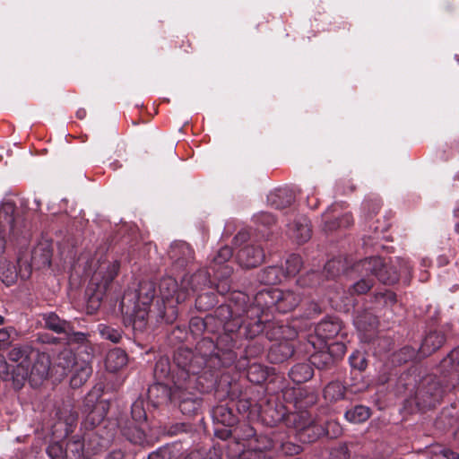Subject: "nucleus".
<instances>
[{"instance_id":"55","label":"nucleus","mask_w":459,"mask_h":459,"mask_svg":"<svg viewBox=\"0 0 459 459\" xmlns=\"http://www.w3.org/2000/svg\"><path fill=\"white\" fill-rule=\"evenodd\" d=\"M242 429L244 433L241 436L238 435V437L243 440H247V443L253 440L252 437L255 436V429L247 424L243 425Z\"/></svg>"},{"instance_id":"30","label":"nucleus","mask_w":459,"mask_h":459,"mask_svg":"<svg viewBox=\"0 0 459 459\" xmlns=\"http://www.w3.org/2000/svg\"><path fill=\"white\" fill-rule=\"evenodd\" d=\"M333 357L327 350H321L313 353L310 357V363L318 369H325L334 364Z\"/></svg>"},{"instance_id":"34","label":"nucleus","mask_w":459,"mask_h":459,"mask_svg":"<svg viewBox=\"0 0 459 459\" xmlns=\"http://www.w3.org/2000/svg\"><path fill=\"white\" fill-rule=\"evenodd\" d=\"M122 434L134 444H142L145 440L143 430L137 425L120 427Z\"/></svg>"},{"instance_id":"41","label":"nucleus","mask_w":459,"mask_h":459,"mask_svg":"<svg viewBox=\"0 0 459 459\" xmlns=\"http://www.w3.org/2000/svg\"><path fill=\"white\" fill-rule=\"evenodd\" d=\"M349 361L352 368L359 371L365 370L368 366L366 355L359 351L352 352L349 357Z\"/></svg>"},{"instance_id":"14","label":"nucleus","mask_w":459,"mask_h":459,"mask_svg":"<svg viewBox=\"0 0 459 459\" xmlns=\"http://www.w3.org/2000/svg\"><path fill=\"white\" fill-rule=\"evenodd\" d=\"M49 369L50 359L48 355L37 351V356L33 357L30 364V376L42 380L48 377Z\"/></svg>"},{"instance_id":"57","label":"nucleus","mask_w":459,"mask_h":459,"mask_svg":"<svg viewBox=\"0 0 459 459\" xmlns=\"http://www.w3.org/2000/svg\"><path fill=\"white\" fill-rule=\"evenodd\" d=\"M229 427H226V429H215L214 434L216 437H218L221 439L226 440L231 436V430L228 429Z\"/></svg>"},{"instance_id":"62","label":"nucleus","mask_w":459,"mask_h":459,"mask_svg":"<svg viewBox=\"0 0 459 459\" xmlns=\"http://www.w3.org/2000/svg\"><path fill=\"white\" fill-rule=\"evenodd\" d=\"M76 115H77V117H79L80 119H82L85 117L86 111L84 109H79L77 111Z\"/></svg>"},{"instance_id":"17","label":"nucleus","mask_w":459,"mask_h":459,"mask_svg":"<svg viewBox=\"0 0 459 459\" xmlns=\"http://www.w3.org/2000/svg\"><path fill=\"white\" fill-rule=\"evenodd\" d=\"M342 329L341 322L336 318L322 320L316 326V333L322 340H330L337 336Z\"/></svg>"},{"instance_id":"7","label":"nucleus","mask_w":459,"mask_h":459,"mask_svg":"<svg viewBox=\"0 0 459 459\" xmlns=\"http://www.w3.org/2000/svg\"><path fill=\"white\" fill-rule=\"evenodd\" d=\"M21 279L26 280L30 276L32 268L41 269L49 267L51 264V250L47 244H39L30 253V262L24 255H19Z\"/></svg>"},{"instance_id":"2","label":"nucleus","mask_w":459,"mask_h":459,"mask_svg":"<svg viewBox=\"0 0 459 459\" xmlns=\"http://www.w3.org/2000/svg\"><path fill=\"white\" fill-rule=\"evenodd\" d=\"M155 295L152 282H142L136 292H126L120 302V309L126 325L135 332H143L147 326L149 309Z\"/></svg>"},{"instance_id":"36","label":"nucleus","mask_w":459,"mask_h":459,"mask_svg":"<svg viewBox=\"0 0 459 459\" xmlns=\"http://www.w3.org/2000/svg\"><path fill=\"white\" fill-rule=\"evenodd\" d=\"M345 264L342 258H334L328 261L324 269V274L328 279H333L344 271Z\"/></svg>"},{"instance_id":"1","label":"nucleus","mask_w":459,"mask_h":459,"mask_svg":"<svg viewBox=\"0 0 459 459\" xmlns=\"http://www.w3.org/2000/svg\"><path fill=\"white\" fill-rule=\"evenodd\" d=\"M361 278L350 287L351 294H365L373 286V280L369 275L376 276L385 284H394L399 280L400 273L410 274L411 266L407 260L396 257L395 261H390L387 264L380 257H368L355 264Z\"/></svg>"},{"instance_id":"16","label":"nucleus","mask_w":459,"mask_h":459,"mask_svg":"<svg viewBox=\"0 0 459 459\" xmlns=\"http://www.w3.org/2000/svg\"><path fill=\"white\" fill-rule=\"evenodd\" d=\"M209 282V273L205 270H199L190 276H186L182 280V289L186 295L189 290L197 291Z\"/></svg>"},{"instance_id":"44","label":"nucleus","mask_w":459,"mask_h":459,"mask_svg":"<svg viewBox=\"0 0 459 459\" xmlns=\"http://www.w3.org/2000/svg\"><path fill=\"white\" fill-rule=\"evenodd\" d=\"M131 414L135 424H140L145 421L146 412L142 400H137L132 404Z\"/></svg>"},{"instance_id":"56","label":"nucleus","mask_w":459,"mask_h":459,"mask_svg":"<svg viewBox=\"0 0 459 459\" xmlns=\"http://www.w3.org/2000/svg\"><path fill=\"white\" fill-rule=\"evenodd\" d=\"M68 335L69 341L82 342L86 340V333L82 332H74L72 329L71 333Z\"/></svg>"},{"instance_id":"13","label":"nucleus","mask_w":459,"mask_h":459,"mask_svg":"<svg viewBox=\"0 0 459 459\" xmlns=\"http://www.w3.org/2000/svg\"><path fill=\"white\" fill-rule=\"evenodd\" d=\"M168 254L173 262L179 266H183L193 258L194 253L187 243L184 241H175L171 244Z\"/></svg>"},{"instance_id":"50","label":"nucleus","mask_w":459,"mask_h":459,"mask_svg":"<svg viewBox=\"0 0 459 459\" xmlns=\"http://www.w3.org/2000/svg\"><path fill=\"white\" fill-rule=\"evenodd\" d=\"M14 332L13 327L0 328V350L8 347L11 343V334Z\"/></svg>"},{"instance_id":"3","label":"nucleus","mask_w":459,"mask_h":459,"mask_svg":"<svg viewBox=\"0 0 459 459\" xmlns=\"http://www.w3.org/2000/svg\"><path fill=\"white\" fill-rule=\"evenodd\" d=\"M119 270L117 261H108L106 258L91 259L85 269L87 275H91L90 282L86 290L89 306L97 309L110 282L117 276Z\"/></svg>"},{"instance_id":"26","label":"nucleus","mask_w":459,"mask_h":459,"mask_svg":"<svg viewBox=\"0 0 459 459\" xmlns=\"http://www.w3.org/2000/svg\"><path fill=\"white\" fill-rule=\"evenodd\" d=\"M335 207L332 206L322 215L324 221V230L331 231L340 227H348L351 223V217L348 214L344 215L342 219L334 217L331 220L330 213L334 211Z\"/></svg>"},{"instance_id":"32","label":"nucleus","mask_w":459,"mask_h":459,"mask_svg":"<svg viewBox=\"0 0 459 459\" xmlns=\"http://www.w3.org/2000/svg\"><path fill=\"white\" fill-rule=\"evenodd\" d=\"M293 352L288 342L274 344L269 351V357L273 362H281L290 357Z\"/></svg>"},{"instance_id":"20","label":"nucleus","mask_w":459,"mask_h":459,"mask_svg":"<svg viewBox=\"0 0 459 459\" xmlns=\"http://www.w3.org/2000/svg\"><path fill=\"white\" fill-rule=\"evenodd\" d=\"M44 325L46 328L56 333L69 334L72 331V326L69 322L62 320L55 313H46L42 315Z\"/></svg>"},{"instance_id":"25","label":"nucleus","mask_w":459,"mask_h":459,"mask_svg":"<svg viewBox=\"0 0 459 459\" xmlns=\"http://www.w3.org/2000/svg\"><path fill=\"white\" fill-rule=\"evenodd\" d=\"M313 368L308 363L296 364L289 372L291 380L298 384L309 380L313 377Z\"/></svg>"},{"instance_id":"22","label":"nucleus","mask_w":459,"mask_h":459,"mask_svg":"<svg viewBox=\"0 0 459 459\" xmlns=\"http://www.w3.org/2000/svg\"><path fill=\"white\" fill-rule=\"evenodd\" d=\"M294 197L289 189L279 188L271 192L267 197L269 204L275 209H283L291 204Z\"/></svg>"},{"instance_id":"60","label":"nucleus","mask_w":459,"mask_h":459,"mask_svg":"<svg viewBox=\"0 0 459 459\" xmlns=\"http://www.w3.org/2000/svg\"><path fill=\"white\" fill-rule=\"evenodd\" d=\"M5 244V229L0 226V253L3 252Z\"/></svg>"},{"instance_id":"4","label":"nucleus","mask_w":459,"mask_h":459,"mask_svg":"<svg viewBox=\"0 0 459 459\" xmlns=\"http://www.w3.org/2000/svg\"><path fill=\"white\" fill-rule=\"evenodd\" d=\"M195 379L174 382V396L172 403L177 404L180 411L188 417L195 415L201 408L202 399L194 388Z\"/></svg>"},{"instance_id":"64","label":"nucleus","mask_w":459,"mask_h":459,"mask_svg":"<svg viewBox=\"0 0 459 459\" xmlns=\"http://www.w3.org/2000/svg\"><path fill=\"white\" fill-rule=\"evenodd\" d=\"M295 406L299 409H302L304 407V405L298 400V398L296 399Z\"/></svg>"},{"instance_id":"58","label":"nucleus","mask_w":459,"mask_h":459,"mask_svg":"<svg viewBox=\"0 0 459 459\" xmlns=\"http://www.w3.org/2000/svg\"><path fill=\"white\" fill-rule=\"evenodd\" d=\"M248 238V233L245 230L239 231L234 238V243L238 245V243H242L247 241Z\"/></svg>"},{"instance_id":"38","label":"nucleus","mask_w":459,"mask_h":459,"mask_svg":"<svg viewBox=\"0 0 459 459\" xmlns=\"http://www.w3.org/2000/svg\"><path fill=\"white\" fill-rule=\"evenodd\" d=\"M302 266V259L299 255H289L285 262V277L296 275Z\"/></svg>"},{"instance_id":"37","label":"nucleus","mask_w":459,"mask_h":459,"mask_svg":"<svg viewBox=\"0 0 459 459\" xmlns=\"http://www.w3.org/2000/svg\"><path fill=\"white\" fill-rule=\"evenodd\" d=\"M98 331L103 339L108 340L114 343L119 342L122 338V331L120 329L114 328L105 324H100L98 325Z\"/></svg>"},{"instance_id":"54","label":"nucleus","mask_w":459,"mask_h":459,"mask_svg":"<svg viewBox=\"0 0 459 459\" xmlns=\"http://www.w3.org/2000/svg\"><path fill=\"white\" fill-rule=\"evenodd\" d=\"M277 333L273 335H270L269 333H267V335L270 339H275V340H281L286 338H292L295 335V333H291L290 334H286V331L289 330L287 326L281 325L277 327Z\"/></svg>"},{"instance_id":"39","label":"nucleus","mask_w":459,"mask_h":459,"mask_svg":"<svg viewBox=\"0 0 459 459\" xmlns=\"http://www.w3.org/2000/svg\"><path fill=\"white\" fill-rule=\"evenodd\" d=\"M420 351L411 346H405L394 353V361L402 364L414 359Z\"/></svg>"},{"instance_id":"10","label":"nucleus","mask_w":459,"mask_h":459,"mask_svg":"<svg viewBox=\"0 0 459 459\" xmlns=\"http://www.w3.org/2000/svg\"><path fill=\"white\" fill-rule=\"evenodd\" d=\"M274 299H276V310L281 313H287L293 310L301 300V294L293 290H275Z\"/></svg>"},{"instance_id":"45","label":"nucleus","mask_w":459,"mask_h":459,"mask_svg":"<svg viewBox=\"0 0 459 459\" xmlns=\"http://www.w3.org/2000/svg\"><path fill=\"white\" fill-rule=\"evenodd\" d=\"M247 377L251 382L261 383L266 379V372L260 365H252L247 370Z\"/></svg>"},{"instance_id":"35","label":"nucleus","mask_w":459,"mask_h":459,"mask_svg":"<svg viewBox=\"0 0 459 459\" xmlns=\"http://www.w3.org/2000/svg\"><path fill=\"white\" fill-rule=\"evenodd\" d=\"M184 459H221V451L215 446L208 449L193 450Z\"/></svg>"},{"instance_id":"33","label":"nucleus","mask_w":459,"mask_h":459,"mask_svg":"<svg viewBox=\"0 0 459 459\" xmlns=\"http://www.w3.org/2000/svg\"><path fill=\"white\" fill-rule=\"evenodd\" d=\"M345 394L344 385L336 381L329 383L324 389V396L330 402H335L342 399Z\"/></svg>"},{"instance_id":"21","label":"nucleus","mask_w":459,"mask_h":459,"mask_svg":"<svg viewBox=\"0 0 459 459\" xmlns=\"http://www.w3.org/2000/svg\"><path fill=\"white\" fill-rule=\"evenodd\" d=\"M127 354L120 348L109 351L106 356V368L110 372H116L127 364Z\"/></svg>"},{"instance_id":"51","label":"nucleus","mask_w":459,"mask_h":459,"mask_svg":"<svg viewBox=\"0 0 459 459\" xmlns=\"http://www.w3.org/2000/svg\"><path fill=\"white\" fill-rule=\"evenodd\" d=\"M376 299L381 302L383 301V303L385 305H392L394 303L396 302V296L394 292L390 291V290H387V291H385V292H380L378 294L376 295Z\"/></svg>"},{"instance_id":"61","label":"nucleus","mask_w":459,"mask_h":459,"mask_svg":"<svg viewBox=\"0 0 459 459\" xmlns=\"http://www.w3.org/2000/svg\"><path fill=\"white\" fill-rule=\"evenodd\" d=\"M0 367L4 369V372L7 369V362L3 357H0Z\"/></svg>"},{"instance_id":"24","label":"nucleus","mask_w":459,"mask_h":459,"mask_svg":"<svg viewBox=\"0 0 459 459\" xmlns=\"http://www.w3.org/2000/svg\"><path fill=\"white\" fill-rule=\"evenodd\" d=\"M212 416L215 422L224 427H231L236 422V417L232 411L224 405H218L212 411Z\"/></svg>"},{"instance_id":"6","label":"nucleus","mask_w":459,"mask_h":459,"mask_svg":"<svg viewBox=\"0 0 459 459\" xmlns=\"http://www.w3.org/2000/svg\"><path fill=\"white\" fill-rule=\"evenodd\" d=\"M34 356H37V350L29 344L15 346L9 351L8 359L16 364L13 370V378L18 387L30 377Z\"/></svg>"},{"instance_id":"63","label":"nucleus","mask_w":459,"mask_h":459,"mask_svg":"<svg viewBox=\"0 0 459 459\" xmlns=\"http://www.w3.org/2000/svg\"><path fill=\"white\" fill-rule=\"evenodd\" d=\"M310 424V421L309 420H307L303 423H300L297 426V428L300 429H306L308 425Z\"/></svg>"},{"instance_id":"12","label":"nucleus","mask_w":459,"mask_h":459,"mask_svg":"<svg viewBox=\"0 0 459 459\" xmlns=\"http://www.w3.org/2000/svg\"><path fill=\"white\" fill-rule=\"evenodd\" d=\"M441 366L443 368L451 367V377L456 378L457 382H451L450 384L446 385L440 394H435V401H437L438 397H440L442 394L448 390L455 389L459 385V347L454 349L448 356L442 360Z\"/></svg>"},{"instance_id":"11","label":"nucleus","mask_w":459,"mask_h":459,"mask_svg":"<svg viewBox=\"0 0 459 459\" xmlns=\"http://www.w3.org/2000/svg\"><path fill=\"white\" fill-rule=\"evenodd\" d=\"M264 258V253L259 246H247L237 254V260L242 267L251 268L259 265Z\"/></svg>"},{"instance_id":"40","label":"nucleus","mask_w":459,"mask_h":459,"mask_svg":"<svg viewBox=\"0 0 459 459\" xmlns=\"http://www.w3.org/2000/svg\"><path fill=\"white\" fill-rule=\"evenodd\" d=\"M56 364L65 371L69 370L75 364V357L70 350H64L58 354Z\"/></svg>"},{"instance_id":"27","label":"nucleus","mask_w":459,"mask_h":459,"mask_svg":"<svg viewBox=\"0 0 459 459\" xmlns=\"http://www.w3.org/2000/svg\"><path fill=\"white\" fill-rule=\"evenodd\" d=\"M285 274L281 268L269 266L264 269L259 274V281L265 285H274L281 281Z\"/></svg>"},{"instance_id":"29","label":"nucleus","mask_w":459,"mask_h":459,"mask_svg":"<svg viewBox=\"0 0 459 459\" xmlns=\"http://www.w3.org/2000/svg\"><path fill=\"white\" fill-rule=\"evenodd\" d=\"M377 318L370 312L358 313L354 317V325L359 331L367 332L377 325Z\"/></svg>"},{"instance_id":"47","label":"nucleus","mask_w":459,"mask_h":459,"mask_svg":"<svg viewBox=\"0 0 459 459\" xmlns=\"http://www.w3.org/2000/svg\"><path fill=\"white\" fill-rule=\"evenodd\" d=\"M326 350L331 352L333 357V360L336 361L345 354L346 346L342 342H334L330 343Z\"/></svg>"},{"instance_id":"59","label":"nucleus","mask_w":459,"mask_h":459,"mask_svg":"<svg viewBox=\"0 0 459 459\" xmlns=\"http://www.w3.org/2000/svg\"><path fill=\"white\" fill-rule=\"evenodd\" d=\"M124 458V453L120 449L113 450L110 453L108 454L106 456V459H123Z\"/></svg>"},{"instance_id":"31","label":"nucleus","mask_w":459,"mask_h":459,"mask_svg":"<svg viewBox=\"0 0 459 459\" xmlns=\"http://www.w3.org/2000/svg\"><path fill=\"white\" fill-rule=\"evenodd\" d=\"M276 289H264L256 293L255 296V302L262 309L264 308H276V299H274V292Z\"/></svg>"},{"instance_id":"48","label":"nucleus","mask_w":459,"mask_h":459,"mask_svg":"<svg viewBox=\"0 0 459 459\" xmlns=\"http://www.w3.org/2000/svg\"><path fill=\"white\" fill-rule=\"evenodd\" d=\"M232 256V250L230 247L225 246L221 247L213 258L216 264H222Z\"/></svg>"},{"instance_id":"43","label":"nucleus","mask_w":459,"mask_h":459,"mask_svg":"<svg viewBox=\"0 0 459 459\" xmlns=\"http://www.w3.org/2000/svg\"><path fill=\"white\" fill-rule=\"evenodd\" d=\"M104 417V406L98 404L89 412L86 418V423H89L91 427H95L103 420Z\"/></svg>"},{"instance_id":"46","label":"nucleus","mask_w":459,"mask_h":459,"mask_svg":"<svg viewBox=\"0 0 459 459\" xmlns=\"http://www.w3.org/2000/svg\"><path fill=\"white\" fill-rule=\"evenodd\" d=\"M170 372L169 363L168 359L161 358L160 359L154 368V375L158 379L166 378Z\"/></svg>"},{"instance_id":"18","label":"nucleus","mask_w":459,"mask_h":459,"mask_svg":"<svg viewBox=\"0 0 459 459\" xmlns=\"http://www.w3.org/2000/svg\"><path fill=\"white\" fill-rule=\"evenodd\" d=\"M149 398L156 404L167 403L171 402L174 396V386L169 387L161 383H155L148 389Z\"/></svg>"},{"instance_id":"23","label":"nucleus","mask_w":459,"mask_h":459,"mask_svg":"<svg viewBox=\"0 0 459 459\" xmlns=\"http://www.w3.org/2000/svg\"><path fill=\"white\" fill-rule=\"evenodd\" d=\"M18 277L21 278L20 269L10 261L0 260V279L6 286L14 284Z\"/></svg>"},{"instance_id":"19","label":"nucleus","mask_w":459,"mask_h":459,"mask_svg":"<svg viewBox=\"0 0 459 459\" xmlns=\"http://www.w3.org/2000/svg\"><path fill=\"white\" fill-rule=\"evenodd\" d=\"M445 342V335L441 332H429L424 338L419 351L422 356H428L438 350Z\"/></svg>"},{"instance_id":"49","label":"nucleus","mask_w":459,"mask_h":459,"mask_svg":"<svg viewBox=\"0 0 459 459\" xmlns=\"http://www.w3.org/2000/svg\"><path fill=\"white\" fill-rule=\"evenodd\" d=\"M172 453L168 446L159 447L148 455V459H171Z\"/></svg>"},{"instance_id":"42","label":"nucleus","mask_w":459,"mask_h":459,"mask_svg":"<svg viewBox=\"0 0 459 459\" xmlns=\"http://www.w3.org/2000/svg\"><path fill=\"white\" fill-rule=\"evenodd\" d=\"M322 273L312 271L307 275L302 276L297 281V284L299 287H313L319 284L321 281Z\"/></svg>"},{"instance_id":"15","label":"nucleus","mask_w":459,"mask_h":459,"mask_svg":"<svg viewBox=\"0 0 459 459\" xmlns=\"http://www.w3.org/2000/svg\"><path fill=\"white\" fill-rule=\"evenodd\" d=\"M160 292L163 299H169L175 298L177 302H182L186 299L184 290L178 289V282L172 277H167L160 281L159 285Z\"/></svg>"},{"instance_id":"52","label":"nucleus","mask_w":459,"mask_h":459,"mask_svg":"<svg viewBox=\"0 0 459 459\" xmlns=\"http://www.w3.org/2000/svg\"><path fill=\"white\" fill-rule=\"evenodd\" d=\"M257 223L264 226H271L274 223V217L269 212H260L255 216Z\"/></svg>"},{"instance_id":"28","label":"nucleus","mask_w":459,"mask_h":459,"mask_svg":"<svg viewBox=\"0 0 459 459\" xmlns=\"http://www.w3.org/2000/svg\"><path fill=\"white\" fill-rule=\"evenodd\" d=\"M371 415L370 409L364 405H356L350 410L346 411L345 419L354 424L365 422Z\"/></svg>"},{"instance_id":"8","label":"nucleus","mask_w":459,"mask_h":459,"mask_svg":"<svg viewBox=\"0 0 459 459\" xmlns=\"http://www.w3.org/2000/svg\"><path fill=\"white\" fill-rule=\"evenodd\" d=\"M174 361L179 368L177 379L189 380L195 379L198 369L203 366L204 360L203 358L195 357L190 350L180 348L174 355Z\"/></svg>"},{"instance_id":"5","label":"nucleus","mask_w":459,"mask_h":459,"mask_svg":"<svg viewBox=\"0 0 459 459\" xmlns=\"http://www.w3.org/2000/svg\"><path fill=\"white\" fill-rule=\"evenodd\" d=\"M228 447L230 455L239 459H272L273 441L264 436L256 437L247 445L234 441Z\"/></svg>"},{"instance_id":"9","label":"nucleus","mask_w":459,"mask_h":459,"mask_svg":"<svg viewBox=\"0 0 459 459\" xmlns=\"http://www.w3.org/2000/svg\"><path fill=\"white\" fill-rule=\"evenodd\" d=\"M290 237L298 243H304L311 238V227L308 219L304 215H297L288 224Z\"/></svg>"},{"instance_id":"53","label":"nucleus","mask_w":459,"mask_h":459,"mask_svg":"<svg viewBox=\"0 0 459 459\" xmlns=\"http://www.w3.org/2000/svg\"><path fill=\"white\" fill-rule=\"evenodd\" d=\"M82 443L80 440L69 442L67 449L70 450L76 458H81L83 455Z\"/></svg>"}]
</instances>
